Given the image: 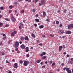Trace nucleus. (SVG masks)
I'll return each mask as SVG.
<instances>
[{
  "mask_svg": "<svg viewBox=\"0 0 73 73\" xmlns=\"http://www.w3.org/2000/svg\"><path fill=\"white\" fill-rule=\"evenodd\" d=\"M5 20L7 21H9V20L7 18H6Z\"/></svg>",
  "mask_w": 73,
  "mask_h": 73,
  "instance_id": "e2e57ef3",
  "label": "nucleus"
},
{
  "mask_svg": "<svg viewBox=\"0 0 73 73\" xmlns=\"http://www.w3.org/2000/svg\"><path fill=\"white\" fill-rule=\"evenodd\" d=\"M34 25L35 27H37V24H34Z\"/></svg>",
  "mask_w": 73,
  "mask_h": 73,
  "instance_id": "680f3d73",
  "label": "nucleus"
},
{
  "mask_svg": "<svg viewBox=\"0 0 73 73\" xmlns=\"http://www.w3.org/2000/svg\"><path fill=\"white\" fill-rule=\"evenodd\" d=\"M43 55H45L46 54V53L45 52H43L42 53Z\"/></svg>",
  "mask_w": 73,
  "mask_h": 73,
  "instance_id": "cd10ccee",
  "label": "nucleus"
},
{
  "mask_svg": "<svg viewBox=\"0 0 73 73\" xmlns=\"http://www.w3.org/2000/svg\"><path fill=\"white\" fill-rule=\"evenodd\" d=\"M29 38H28V36H26L25 37V40H28Z\"/></svg>",
  "mask_w": 73,
  "mask_h": 73,
  "instance_id": "ddd939ff",
  "label": "nucleus"
},
{
  "mask_svg": "<svg viewBox=\"0 0 73 73\" xmlns=\"http://www.w3.org/2000/svg\"><path fill=\"white\" fill-rule=\"evenodd\" d=\"M39 45L40 46H42V43H40L39 44Z\"/></svg>",
  "mask_w": 73,
  "mask_h": 73,
  "instance_id": "09e8293b",
  "label": "nucleus"
},
{
  "mask_svg": "<svg viewBox=\"0 0 73 73\" xmlns=\"http://www.w3.org/2000/svg\"><path fill=\"white\" fill-rule=\"evenodd\" d=\"M29 64V62L28 61H25L24 62L23 65L24 66H27Z\"/></svg>",
  "mask_w": 73,
  "mask_h": 73,
  "instance_id": "f257e3e1",
  "label": "nucleus"
},
{
  "mask_svg": "<svg viewBox=\"0 0 73 73\" xmlns=\"http://www.w3.org/2000/svg\"><path fill=\"white\" fill-rule=\"evenodd\" d=\"M5 38H6V37L5 36L3 38V40H5Z\"/></svg>",
  "mask_w": 73,
  "mask_h": 73,
  "instance_id": "c9c22d12",
  "label": "nucleus"
},
{
  "mask_svg": "<svg viewBox=\"0 0 73 73\" xmlns=\"http://www.w3.org/2000/svg\"><path fill=\"white\" fill-rule=\"evenodd\" d=\"M66 33V34H70V33H71V31H67Z\"/></svg>",
  "mask_w": 73,
  "mask_h": 73,
  "instance_id": "f8f14e48",
  "label": "nucleus"
},
{
  "mask_svg": "<svg viewBox=\"0 0 73 73\" xmlns=\"http://www.w3.org/2000/svg\"><path fill=\"white\" fill-rule=\"evenodd\" d=\"M50 64H52V61L51 60L50 61Z\"/></svg>",
  "mask_w": 73,
  "mask_h": 73,
  "instance_id": "c03bdc74",
  "label": "nucleus"
},
{
  "mask_svg": "<svg viewBox=\"0 0 73 73\" xmlns=\"http://www.w3.org/2000/svg\"><path fill=\"white\" fill-rule=\"evenodd\" d=\"M15 48H18L19 45V43L18 42L16 41L15 42Z\"/></svg>",
  "mask_w": 73,
  "mask_h": 73,
  "instance_id": "f03ea898",
  "label": "nucleus"
},
{
  "mask_svg": "<svg viewBox=\"0 0 73 73\" xmlns=\"http://www.w3.org/2000/svg\"><path fill=\"white\" fill-rule=\"evenodd\" d=\"M66 10L64 9V10L63 12H64V13H66Z\"/></svg>",
  "mask_w": 73,
  "mask_h": 73,
  "instance_id": "e433bc0d",
  "label": "nucleus"
},
{
  "mask_svg": "<svg viewBox=\"0 0 73 73\" xmlns=\"http://www.w3.org/2000/svg\"><path fill=\"white\" fill-rule=\"evenodd\" d=\"M26 52H29V48L28 47H26L25 48Z\"/></svg>",
  "mask_w": 73,
  "mask_h": 73,
  "instance_id": "6e6552de",
  "label": "nucleus"
},
{
  "mask_svg": "<svg viewBox=\"0 0 73 73\" xmlns=\"http://www.w3.org/2000/svg\"><path fill=\"white\" fill-rule=\"evenodd\" d=\"M20 13H24V10H21L20 11Z\"/></svg>",
  "mask_w": 73,
  "mask_h": 73,
  "instance_id": "dca6fc26",
  "label": "nucleus"
},
{
  "mask_svg": "<svg viewBox=\"0 0 73 73\" xmlns=\"http://www.w3.org/2000/svg\"><path fill=\"white\" fill-rule=\"evenodd\" d=\"M39 28L40 29H42V28H44V26L43 25H40L39 27Z\"/></svg>",
  "mask_w": 73,
  "mask_h": 73,
  "instance_id": "2eb2a0df",
  "label": "nucleus"
},
{
  "mask_svg": "<svg viewBox=\"0 0 73 73\" xmlns=\"http://www.w3.org/2000/svg\"><path fill=\"white\" fill-rule=\"evenodd\" d=\"M66 54V52H63V54H64V55H65V54Z\"/></svg>",
  "mask_w": 73,
  "mask_h": 73,
  "instance_id": "58836bf2",
  "label": "nucleus"
},
{
  "mask_svg": "<svg viewBox=\"0 0 73 73\" xmlns=\"http://www.w3.org/2000/svg\"><path fill=\"white\" fill-rule=\"evenodd\" d=\"M70 63L71 64H73V62L72 61H70Z\"/></svg>",
  "mask_w": 73,
  "mask_h": 73,
  "instance_id": "79ce46f5",
  "label": "nucleus"
},
{
  "mask_svg": "<svg viewBox=\"0 0 73 73\" xmlns=\"http://www.w3.org/2000/svg\"><path fill=\"white\" fill-rule=\"evenodd\" d=\"M70 60L71 61H73V58H71Z\"/></svg>",
  "mask_w": 73,
  "mask_h": 73,
  "instance_id": "6e6d98bb",
  "label": "nucleus"
},
{
  "mask_svg": "<svg viewBox=\"0 0 73 73\" xmlns=\"http://www.w3.org/2000/svg\"><path fill=\"white\" fill-rule=\"evenodd\" d=\"M3 23H0V27H1L3 26Z\"/></svg>",
  "mask_w": 73,
  "mask_h": 73,
  "instance_id": "412c9836",
  "label": "nucleus"
},
{
  "mask_svg": "<svg viewBox=\"0 0 73 73\" xmlns=\"http://www.w3.org/2000/svg\"><path fill=\"white\" fill-rule=\"evenodd\" d=\"M50 36H51V37H54V35H52V34H51L50 35Z\"/></svg>",
  "mask_w": 73,
  "mask_h": 73,
  "instance_id": "f704fd0d",
  "label": "nucleus"
},
{
  "mask_svg": "<svg viewBox=\"0 0 73 73\" xmlns=\"http://www.w3.org/2000/svg\"><path fill=\"white\" fill-rule=\"evenodd\" d=\"M12 12V10H9V13H11Z\"/></svg>",
  "mask_w": 73,
  "mask_h": 73,
  "instance_id": "a19ab883",
  "label": "nucleus"
},
{
  "mask_svg": "<svg viewBox=\"0 0 73 73\" xmlns=\"http://www.w3.org/2000/svg\"><path fill=\"white\" fill-rule=\"evenodd\" d=\"M36 11V10L35 9H33V12H35Z\"/></svg>",
  "mask_w": 73,
  "mask_h": 73,
  "instance_id": "bb28decb",
  "label": "nucleus"
},
{
  "mask_svg": "<svg viewBox=\"0 0 73 73\" xmlns=\"http://www.w3.org/2000/svg\"><path fill=\"white\" fill-rule=\"evenodd\" d=\"M48 73H53V72H52L50 71Z\"/></svg>",
  "mask_w": 73,
  "mask_h": 73,
  "instance_id": "338daca9",
  "label": "nucleus"
},
{
  "mask_svg": "<svg viewBox=\"0 0 73 73\" xmlns=\"http://www.w3.org/2000/svg\"><path fill=\"white\" fill-rule=\"evenodd\" d=\"M20 48H21V49H24L25 48V45L22 44L20 46Z\"/></svg>",
  "mask_w": 73,
  "mask_h": 73,
  "instance_id": "39448f33",
  "label": "nucleus"
},
{
  "mask_svg": "<svg viewBox=\"0 0 73 73\" xmlns=\"http://www.w3.org/2000/svg\"><path fill=\"white\" fill-rule=\"evenodd\" d=\"M14 4L15 5H17V2H14Z\"/></svg>",
  "mask_w": 73,
  "mask_h": 73,
  "instance_id": "37998d69",
  "label": "nucleus"
},
{
  "mask_svg": "<svg viewBox=\"0 0 73 73\" xmlns=\"http://www.w3.org/2000/svg\"><path fill=\"white\" fill-rule=\"evenodd\" d=\"M2 56H4L5 54V53L4 52H2L1 54Z\"/></svg>",
  "mask_w": 73,
  "mask_h": 73,
  "instance_id": "c756f323",
  "label": "nucleus"
},
{
  "mask_svg": "<svg viewBox=\"0 0 73 73\" xmlns=\"http://www.w3.org/2000/svg\"><path fill=\"white\" fill-rule=\"evenodd\" d=\"M29 56H30L29 54H27L26 55L27 57V58L29 57Z\"/></svg>",
  "mask_w": 73,
  "mask_h": 73,
  "instance_id": "393cba45",
  "label": "nucleus"
},
{
  "mask_svg": "<svg viewBox=\"0 0 73 73\" xmlns=\"http://www.w3.org/2000/svg\"><path fill=\"white\" fill-rule=\"evenodd\" d=\"M61 65L62 66H64V64L62 63Z\"/></svg>",
  "mask_w": 73,
  "mask_h": 73,
  "instance_id": "2f4dec72",
  "label": "nucleus"
},
{
  "mask_svg": "<svg viewBox=\"0 0 73 73\" xmlns=\"http://www.w3.org/2000/svg\"><path fill=\"white\" fill-rule=\"evenodd\" d=\"M5 27H9V25H5Z\"/></svg>",
  "mask_w": 73,
  "mask_h": 73,
  "instance_id": "473e14b6",
  "label": "nucleus"
},
{
  "mask_svg": "<svg viewBox=\"0 0 73 73\" xmlns=\"http://www.w3.org/2000/svg\"><path fill=\"white\" fill-rule=\"evenodd\" d=\"M56 23L57 25H58V24H59V22L58 21H57L56 22Z\"/></svg>",
  "mask_w": 73,
  "mask_h": 73,
  "instance_id": "5701e85b",
  "label": "nucleus"
},
{
  "mask_svg": "<svg viewBox=\"0 0 73 73\" xmlns=\"http://www.w3.org/2000/svg\"><path fill=\"white\" fill-rule=\"evenodd\" d=\"M60 35H62L64 33V31L62 30H61L60 31Z\"/></svg>",
  "mask_w": 73,
  "mask_h": 73,
  "instance_id": "9b49d317",
  "label": "nucleus"
},
{
  "mask_svg": "<svg viewBox=\"0 0 73 73\" xmlns=\"http://www.w3.org/2000/svg\"><path fill=\"white\" fill-rule=\"evenodd\" d=\"M42 59H45V58H46V56H44L43 57H42Z\"/></svg>",
  "mask_w": 73,
  "mask_h": 73,
  "instance_id": "a878e982",
  "label": "nucleus"
},
{
  "mask_svg": "<svg viewBox=\"0 0 73 73\" xmlns=\"http://www.w3.org/2000/svg\"><path fill=\"white\" fill-rule=\"evenodd\" d=\"M17 53H18V54L20 53V51L18 50V51L17 52Z\"/></svg>",
  "mask_w": 73,
  "mask_h": 73,
  "instance_id": "69168bd1",
  "label": "nucleus"
},
{
  "mask_svg": "<svg viewBox=\"0 0 73 73\" xmlns=\"http://www.w3.org/2000/svg\"><path fill=\"white\" fill-rule=\"evenodd\" d=\"M40 56L42 57L43 56V54L42 53L40 54Z\"/></svg>",
  "mask_w": 73,
  "mask_h": 73,
  "instance_id": "864d4df0",
  "label": "nucleus"
},
{
  "mask_svg": "<svg viewBox=\"0 0 73 73\" xmlns=\"http://www.w3.org/2000/svg\"><path fill=\"white\" fill-rule=\"evenodd\" d=\"M41 4H42V5L44 4V3H45V2L44 1H41Z\"/></svg>",
  "mask_w": 73,
  "mask_h": 73,
  "instance_id": "4468645a",
  "label": "nucleus"
},
{
  "mask_svg": "<svg viewBox=\"0 0 73 73\" xmlns=\"http://www.w3.org/2000/svg\"><path fill=\"white\" fill-rule=\"evenodd\" d=\"M19 62H20V64H22V63H23V61L22 60H20L19 61Z\"/></svg>",
  "mask_w": 73,
  "mask_h": 73,
  "instance_id": "4be33fe9",
  "label": "nucleus"
},
{
  "mask_svg": "<svg viewBox=\"0 0 73 73\" xmlns=\"http://www.w3.org/2000/svg\"><path fill=\"white\" fill-rule=\"evenodd\" d=\"M62 46H60L59 47V51H61L62 50Z\"/></svg>",
  "mask_w": 73,
  "mask_h": 73,
  "instance_id": "1a4fd4ad",
  "label": "nucleus"
},
{
  "mask_svg": "<svg viewBox=\"0 0 73 73\" xmlns=\"http://www.w3.org/2000/svg\"><path fill=\"white\" fill-rule=\"evenodd\" d=\"M32 37H33V38H35V37H36V36L34 35V36H32Z\"/></svg>",
  "mask_w": 73,
  "mask_h": 73,
  "instance_id": "4d7b16f0",
  "label": "nucleus"
},
{
  "mask_svg": "<svg viewBox=\"0 0 73 73\" xmlns=\"http://www.w3.org/2000/svg\"><path fill=\"white\" fill-rule=\"evenodd\" d=\"M13 8V6L12 5L10 6L9 7V8H10V9H12Z\"/></svg>",
  "mask_w": 73,
  "mask_h": 73,
  "instance_id": "6ab92c4d",
  "label": "nucleus"
},
{
  "mask_svg": "<svg viewBox=\"0 0 73 73\" xmlns=\"http://www.w3.org/2000/svg\"><path fill=\"white\" fill-rule=\"evenodd\" d=\"M14 66H13V67L15 68H16L17 69V67H18V66H17V63H15L14 64Z\"/></svg>",
  "mask_w": 73,
  "mask_h": 73,
  "instance_id": "0eeeda50",
  "label": "nucleus"
},
{
  "mask_svg": "<svg viewBox=\"0 0 73 73\" xmlns=\"http://www.w3.org/2000/svg\"><path fill=\"white\" fill-rule=\"evenodd\" d=\"M19 44H22V42H21V41H20Z\"/></svg>",
  "mask_w": 73,
  "mask_h": 73,
  "instance_id": "0e129e2a",
  "label": "nucleus"
},
{
  "mask_svg": "<svg viewBox=\"0 0 73 73\" xmlns=\"http://www.w3.org/2000/svg\"><path fill=\"white\" fill-rule=\"evenodd\" d=\"M46 21H48V22H49V19H47L46 20Z\"/></svg>",
  "mask_w": 73,
  "mask_h": 73,
  "instance_id": "5fc2aeb1",
  "label": "nucleus"
},
{
  "mask_svg": "<svg viewBox=\"0 0 73 73\" xmlns=\"http://www.w3.org/2000/svg\"><path fill=\"white\" fill-rule=\"evenodd\" d=\"M42 68H45V65L43 66L42 67Z\"/></svg>",
  "mask_w": 73,
  "mask_h": 73,
  "instance_id": "de8ad7c7",
  "label": "nucleus"
},
{
  "mask_svg": "<svg viewBox=\"0 0 73 73\" xmlns=\"http://www.w3.org/2000/svg\"><path fill=\"white\" fill-rule=\"evenodd\" d=\"M38 1V0H35V3H37Z\"/></svg>",
  "mask_w": 73,
  "mask_h": 73,
  "instance_id": "603ef678",
  "label": "nucleus"
},
{
  "mask_svg": "<svg viewBox=\"0 0 73 73\" xmlns=\"http://www.w3.org/2000/svg\"><path fill=\"white\" fill-rule=\"evenodd\" d=\"M45 15H46V14H43V17H45Z\"/></svg>",
  "mask_w": 73,
  "mask_h": 73,
  "instance_id": "bf43d9fd",
  "label": "nucleus"
},
{
  "mask_svg": "<svg viewBox=\"0 0 73 73\" xmlns=\"http://www.w3.org/2000/svg\"><path fill=\"white\" fill-rule=\"evenodd\" d=\"M55 65V63H53L52 64V66H54Z\"/></svg>",
  "mask_w": 73,
  "mask_h": 73,
  "instance_id": "72a5a7b5",
  "label": "nucleus"
},
{
  "mask_svg": "<svg viewBox=\"0 0 73 73\" xmlns=\"http://www.w3.org/2000/svg\"><path fill=\"white\" fill-rule=\"evenodd\" d=\"M17 11L16 10H15V13H17Z\"/></svg>",
  "mask_w": 73,
  "mask_h": 73,
  "instance_id": "052dcab7",
  "label": "nucleus"
},
{
  "mask_svg": "<svg viewBox=\"0 0 73 73\" xmlns=\"http://www.w3.org/2000/svg\"><path fill=\"white\" fill-rule=\"evenodd\" d=\"M18 50L19 48H15V50H16V51H17V50Z\"/></svg>",
  "mask_w": 73,
  "mask_h": 73,
  "instance_id": "7c9ffc66",
  "label": "nucleus"
},
{
  "mask_svg": "<svg viewBox=\"0 0 73 73\" xmlns=\"http://www.w3.org/2000/svg\"><path fill=\"white\" fill-rule=\"evenodd\" d=\"M60 10H58V11H57V13H60Z\"/></svg>",
  "mask_w": 73,
  "mask_h": 73,
  "instance_id": "49530a36",
  "label": "nucleus"
},
{
  "mask_svg": "<svg viewBox=\"0 0 73 73\" xmlns=\"http://www.w3.org/2000/svg\"><path fill=\"white\" fill-rule=\"evenodd\" d=\"M20 39L21 41H23L24 40V37L23 36H22L21 37Z\"/></svg>",
  "mask_w": 73,
  "mask_h": 73,
  "instance_id": "9d476101",
  "label": "nucleus"
},
{
  "mask_svg": "<svg viewBox=\"0 0 73 73\" xmlns=\"http://www.w3.org/2000/svg\"><path fill=\"white\" fill-rule=\"evenodd\" d=\"M66 71H67L68 73H72V71L70 70L69 68H66Z\"/></svg>",
  "mask_w": 73,
  "mask_h": 73,
  "instance_id": "20e7f679",
  "label": "nucleus"
},
{
  "mask_svg": "<svg viewBox=\"0 0 73 73\" xmlns=\"http://www.w3.org/2000/svg\"><path fill=\"white\" fill-rule=\"evenodd\" d=\"M0 9H1V10H3L4 9V7H0Z\"/></svg>",
  "mask_w": 73,
  "mask_h": 73,
  "instance_id": "b1692460",
  "label": "nucleus"
},
{
  "mask_svg": "<svg viewBox=\"0 0 73 73\" xmlns=\"http://www.w3.org/2000/svg\"><path fill=\"white\" fill-rule=\"evenodd\" d=\"M8 73H12V72L11 71H9Z\"/></svg>",
  "mask_w": 73,
  "mask_h": 73,
  "instance_id": "774afa93",
  "label": "nucleus"
},
{
  "mask_svg": "<svg viewBox=\"0 0 73 73\" xmlns=\"http://www.w3.org/2000/svg\"><path fill=\"white\" fill-rule=\"evenodd\" d=\"M36 17H38V14H37L36 15Z\"/></svg>",
  "mask_w": 73,
  "mask_h": 73,
  "instance_id": "3c124183",
  "label": "nucleus"
},
{
  "mask_svg": "<svg viewBox=\"0 0 73 73\" xmlns=\"http://www.w3.org/2000/svg\"><path fill=\"white\" fill-rule=\"evenodd\" d=\"M28 2L29 3H31V0H28Z\"/></svg>",
  "mask_w": 73,
  "mask_h": 73,
  "instance_id": "a18cd8bd",
  "label": "nucleus"
},
{
  "mask_svg": "<svg viewBox=\"0 0 73 73\" xmlns=\"http://www.w3.org/2000/svg\"><path fill=\"white\" fill-rule=\"evenodd\" d=\"M32 37H33V38H35V37H36V36L34 35V36H32Z\"/></svg>",
  "mask_w": 73,
  "mask_h": 73,
  "instance_id": "13d9d810",
  "label": "nucleus"
},
{
  "mask_svg": "<svg viewBox=\"0 0 73 73\" xmlns=\"http://www.w3.org/2000/svg\"><path fill=\"white\" fill-rule=\"evenodd\" d=\"M73 24H71L68 25V29H70V28H73Z\"/></svg>",
  "mask_w": 73,
  "mask_h": 73,
  "instance_id": "7ed1b4c3",
  "label": "nucleus"
},
{
  "mask_svg": "<svg viewBox=\"0 0 73 73\" xmlns=\"http://www.w3.org/2000/svg\"><path fill=\"white\" fill-rule=\"evenodd\" d=\"M41 61V60L39 59V60H37L36 61V62L37 63H40V62Z\"/></svg>",
  "mask_w": 73,
  "mask_h": 73,
  "instance_id": "f3484780",
  "label": "nucleus"
},
{
  "mask_svg": "<svg viewBox=\"0 0 73 73\" xmlns=\"http://www.w3.org/2000/svg\"><path fill=\"white\" fill-rule=\"evenodd\" d=\"M11 20L13 22H15V21H16V19H15V18L13 17H11Z\"/></svg>",
  "mask_w": 73,
  "mask_h": 73,
  "instance_id": "423d86ee",
  "label": "nucleus"
},
{
  "mask_svg": "<svg viewBox=\"0 0 73 73\" xmlns=\"http://www.w3.org/2000/svg\"><path fill=\"white\" fill-rule=\"evenodd\" d=\"M12 62H15V60L14 59H13L12 60Z\"/></svg>",
  "mask_w": 73,
  "mask_h": 73,
  "instance_id": "4c0bfd02",
  "label": "nucleus"
},
{
  "mask_svg": "<svg viewBox=\"0 0 73 73\" xmlns=\"http://www.w3.org/2000/svg\"><path fill=\"white\" fill-rule=\"evenodd\" d=\"M11 41H12L11 40H9V41L8 42L9 44H10V42H11Z\"/></svg>",
  "mask_w": 73,
  "mask_h": 73,
  "instance_id": "ea45409f",
  "label": "nucleus"
},
{
  "mask_svg": "<svg viewBox=\"0 0 73 73\" xmlns=\"http://www.w3.org/2000/svg\"><path fill=\"white\" fill-rule=\"evenodd\" d=\"M13 33H14V34H16L17 32L16 31H14Z\"/></svg>",
  "mask_w": 73,
  "mask_h": 73,
  "instance_id": "c85d7f7f",
  "label": "nucleus"
},
{
  "mask_svg": "<svg viewBox=\"0 0 73 73\" xmlns=\"http://www.w3.org/2000/svg\"><path fill=\"white\" fill-rule=\"evenodd\" d=\"M6 63H9V62H8V60H6Z\"/></svg>",
  "mask_w": 73,
  "mask_h": 73,
  "instance_id": "8fccbe9b",
  "label": "nucleus"
},
{
  "mask_svg": "<svg viewBox=\"0 0 73 73\" xmlns=\"http://www.w3.org/2000/svg\"><path fill=\"white\" fill-rule=\"evenodd\" d=\"M11 35L12 36H15V34L13 33H12L11 34Z\"/></svg>",
  "mask_w": 73,
  "mask_h": 73,
  "instance_id": "aec40b11",
  "label": "nucleus"
},
{
  "mask_svg": "<svg viewBox=\"0 0 73 73\" xmlns=\"http://www.w3.org/2000/svg\"><path fill=\"white\" fill-rule=\"evenodd\" d=\"M35 21L36 22H38L39 21V19H35Z\"/></svg>",
  "mask_w": 73,
  "mask_h": 73,
  "instance_id": "a211bd4d",
  "label": "nucleus"
}]
</instances>
